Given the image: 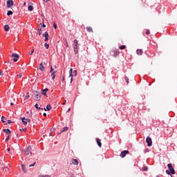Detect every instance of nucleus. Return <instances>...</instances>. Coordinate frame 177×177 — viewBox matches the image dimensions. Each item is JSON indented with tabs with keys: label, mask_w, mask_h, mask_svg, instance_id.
Returning a JSON list of instances; mask_svg holds the SVG:
<instances>
[{
	"label": "nucleus",
	"mask_w": 177,
	"mask_h": 177,
	"mask_svg": "<svg viewBox=\"0 0 177 177\" xmlns=\"http://www.w3.org/2000/svg\"><path fill=\"white\" fill-rule=\"evenodd\" d=\"M32 96L35 101H39L41 100V93L37 91H32Z\"/></svg>",
	"instance_id": "1"
},
{
	"label": "nucleus",
	"mask_w": 177,
	"mask_h": 177,
	"mask_svg": "<svg viewBox=\"0 0 177 177\" xmlns=\"http://www.w3.org/2000/svg\"><path fill=\"white\" fill-rule=\"evenodd\" d=\"M32 148L30 147V145H28V147H27V148H26V149H24V153L25 156H32Z\"/></svg>",
	"instance_id": "2"
},
{
	"label": "nucleus",
	"mask_w": 177,
	"mask_h": 177,
	"mask_svg": "<svg viewBox=\"0 0 177 177\" xmlns=\"http://www.w3.org/2000/svg\"><path fill=\"white\" fill-rule=\"evenodd\" d=\"M167 167L171 174L173 175L175 174V169H174L171 163H168Z\"/></svg>",
	"instance_id": "3"
},
{
	"label": "nucleus",
	"mask_w": 177,
	"mask_h": 177,
	"mask_svg": "<svg viewBox=\"0 0 177 177\" xmlns=\"http://www.w3.org/2000/svg\"><path fill=\"white\" fill-rule=\"evenodd\" d=\"M146 142H147L148 147L152 146V145H153L152 138H151V137H147Z\"/></svg>",
	"instance_id": "4"
},
{
	"label": "nucleus",
	"mask_w": 177,
	"mask_h": 177,
	"mask_svg": "<svg viewBox=\"0 0 177 177\" xmlns=\"http://www.w3.org/2000/svg\"><path fill=\"white\" fill-rule=\"evenodd\" d=\"M13 6H14L13 0H8L6 1V7H7V8H11Z\"/></svg>",
	"instance_id": "5"
},
{
	"label": "nucleus",
	"mask_w": 177,
	"mask_h": 177,
	"mask_svg": "<svg viewBox=\"0 0 177 177\" xmlns=\"http://www.w3.org/2000/svg\"><path fill=\"white\" fill-rule=\"evenodd\" d=\"M11 57H13V62H17L18 59L19 58V54L12 53Z\"/></svg>",
	"instance_id": "6"
},
{
	"label": "nucleus",
	"mask_w": 177,
	"mask_h": 177,
	"mask_svg": "<svg viewBox=\"0 0 177 177\" xmlns=\"http://www.w3.org/2000/svg\"><path fill=\"white\" fill-rule=\"evenodd\" d=\"M42 37H45V39H44V41H45V42L48 41V39H49V34H48V31H46V32L42 35Z\"/></svg>",
	"instance_id": "7"
},
{
	"label": "nucleus",
	"mask_w": 177,
	"mask_h": 177,
	"mask_svg": "<svg viewBox=\"0 0 177 177\" xmlns=\"http://www.w3.org/2000/svg\"><path fill=\"white\" fill-rule=\"evenodd\" d=\"M37 70H39L40 71L43 72L45 71V66L44 65L43 62H41L39 65V68H37Z\"/></svg>",
	"instance_id": "8"
},
{
	"label": "nucleus",
	"mask_w": 177,
	"mask_h": 177,
	"mask_svg": "<svg viewBox=\"0 0 177 177\" xmlns=\"http://www.w3.org/2000/svg\"><path fill=\"white\" fill-rule=\"evenodd\" d=\"M73 68H71L69 70V77H71V83H72L73 81Z\"/></svg>",
	"instance_id": "9"
},
{
	"label": "nucleus",
	"mask_w": 177,
	"mask_h": 177,
	"mask_svg": "<svg viewBox=\"0 0 177 177\" xmlns=\"http://www.w3.org/2000/svg\"><path fill=\"white\" fill-rule=\"evenodd\" d=\"M128 153H129V151H122L120 153V157L124 158Z\"/></svg>",
	"instance_id": "10"
},
{
	"label": "nucleus",
	"mask_w": 177,
	"mask_h": 177,
	"mask_svg": "<svg viewBox=\"0 0 177 177\" xmlns=\"http://www.w3.org/2000/svg\"><path fill=\"white\" fill-rule=\"evenodd\" d=\"M112 53L113 54H111V55L116 57L118 55H120V51L119 50H113Z\"/></svg>",
	"instance_id": "11"
},
{
	"label": "nucleus",
	"mask_w": 177,
	"mask_h": 177,
	"mask_svg": "<svg viewBox=\"0 0 177 177\" xmlns=\"http://www.w3.org/2000/svg\"><path fill=\"white\" fill-rule=\"evenodd\" d=\"M3 132L6 133L8 136H10L11 134V131L9 130V129H3Z\"/></svg>",
	"instance_id": "12"
},
{
	"label": "nucleus",
	"mask_w": 177,
	"mask_h": 177,
	"mask_svg": "<svg viewBox=\"0 0 177 177\" xmlns=\"http://www.w3.org/2000/svg\"><path fill=\"white\" fill-rule=\"evenodd\" d=\"M72 164L75 165H79V160L77 159H71Z\"/></svg>",
	"instance_id": "13"
},
{
	"label": "nucleus",
	"mask_w": 177,
	"mask_h": 177,
	"mask_svg": "<svg viewBox=\"0 0 177 177\" xmlns=\"http://www.w3.org/2000/svg\"><path fill=\"white\" fill-rule=\"evenodd\" d=\"M49 91V89H48V88H44V89H42V91H41V94H42L43 95H46L47 91Z\"/></svg>",
	"instance_id": "14"
},
{
	"label": "nucleus",
	"mask_w": 177,
	"mask_h": 177,
	"mask_svg": "<svg viewBox=\"0 0 177 177\" xmlns=\"http://www.w3.org/2000/svg\"><path fill=\"white\" fill-rule=\"evenodd\" d=\"M86 31L88 32H93V29L91 26H87L86 27Z\"/></svg>",
	"instance_id": "15"
},
{
	"label": "nucleus",
	"mask_w": 177,
	"mask_h": 177,
	"mask_svg": "<svg viewBox=\"0 0 177 177\" xmlns=\"http://www.w3.org/2000/svg\"><path fill=\"white\" fill-rule=\"evenodd\" d=\"M73 48H74V52L75 54H77L79 50H78V45H74L73 44Z\"/></svg>",
	"instance_id": "16"
},
{
	"label": "nucleus",
	"mask_w": 177,
	"mask_h": 177,
	"mask_svg": "<svg viewBox=\"0 0 177 177\" xmlns=\"http://www.w3.org/2000/svg\"><path fill=\"white\" fill-rule=\"evenodd\" d=\"M96 142L100 147H102V142L100 138H96Z\"/></svg>",
	"instance_id": "17"
},
{
	"label": "nucleus",
	"mask_w": 177,
	"mask_h": 177,
	"mask_svg": "<svg viewBox=\"0 0 177 177\" xmlns=\"http://www.w3.org/2000/svg\"><path fill=\"white\" fill-rule=\"evenodd\" d=\"M51 109H52L51 105H47V106H46V108H44V110L45 111H50L51 110Z\"/></svg>",
	"instance_id": "18"
},
{
	"label": "nucleus",
	"mask_w": 177,
	"mask_h": 177,
	"mask_svg": "<svg viewBox=\"0 0 177 177\" xmlns=\"http://www.w3.org/2000/svg\"><path fill=\"white\" fill-rule=\"evenodd\" d=\"M21 169H22L24 173H25V174L27 173V170H26V167L25 165H21Z\"/></svg>",
	"instance_id": "19"
},
{
	"label": "nucleus",
	"mask_w": 177,
	"mask_h": 177,
	"mask_svg": "<svg viewBox=\"0 0 177 177\" xmlns=\"http://www.w3.org/2000/svg\"><path fill=\"white\" fill-rule=\"evenodd\" d=\"M136 53L138 55H142L143 54V50L142 49H138Z\"/></svg>",
	"instance_id": "20"
},
{
	"label": "nucleus",
	"mask_w": 177,
	"mask_h": 177,
	"mask_svg": "<svg viewBox=\"0 0 177 177\" xmlns=\"http://www.w3.org/2000/svg\"><path fill=\"white\" fill-rule=\"evenodd\" d=\"M4 30L6 31V32H8L9 31V30H10V26L8 25V24H6V25H4Z\"/></svg>",
	"instance_id": "21"
},
{
	"label": "nucleus",
	"mask_w": 177,
	"mask_h": 177,
	"mask_svg": "<svg viewBox=\"0 0 177 177\" xmlns=\"http://www.w3.org/2000/svg\"><path fill=\"white\" fill-rule=\"evenodd\" d=\"M35 108L36 109H37L38 111H40V110L44 111V108H41V106L39 107V106H38V104H35Z\"/></svg>",
	"instance_id": "22"
},
{
	"label": "nucleus",
	"mask_w": 177,
	"mask_h": 177,
	"mask_svg": "<svg viewBox=\"0 0 177 177\" xmlns=\"http://www.w3.org/2000/svg\"><path fill=\"white\" fill-rule=\"evenodd\" d=\"M57 73V71H53L51 73V77L53 80L55 79V73Z\"/></svg>",
	"instance_id": "23"
},
{
	"label": "nucleus",
	"mask_w": 177,
	"mask_h": 177,
	"mask_svg": "<svg viewBox=\"0 0 177 177\" xmlns=\"http://www.w3.org/2000/svg\"><path fill=\"white\" fill-rule=\"evenodd\" d=\"M28 11L32 12V11H33L34 8H33L32 6L30 5V6H28Z\"/></svg>",
	"instance_id": "24"
},
{
	"label": "nucleus",
	"mask_w": 177,
	"mask_h": 177,
	"mask_svg": "<svg viewBox=\"0 0 177 177\" xmlns=\"http://www.w3.org/2000/svg\"><path fill=\"white\" fill-rule=\"evenodd\" d=\"M68 131V127H63L61 133L66 132Z\"/></svg>",
	"instance_id": "25"
},
{
	"label": "nucleus",
	"mask_w": 177,
	"mask_h": 177,
	"mask_svg": "<svg viewBox=\"0 0 177 177\" xmlns=\"http://www.w3.org/2000/svg\"><path fill=\"white\" fill-rule=\"evenodd\" d=\"M127 48L126 45H122L119 47L120 50H124Z\"/></svg>",
	"instance_id": "26"
},
{
	"label": "nucleus",
	"mask_w": 177,
	"mask_h": 177,
	"mask_svg": "<svg viewBox=\"0 0 177 177\" xmlns=\"http://www.w3.org/2000/svg\"><path fill=\"white\" fill-rule=\"evenodd\" d=\"M13 15V12L12 10H8L7 12L8 16H10Z\"/></svg>",
	"instance_id": "27"
},
{
	"label": "nucleus",
	"mask_w": 177,
	"mask_h": 177,
	"mask_svg": "<svg viewBox=\"0 0 177 177\" xmlns=\"http://www.w3.org/2000/svg\"><path fill=\"white\" fill-rule=\"evenodd\" d=\"M149 167H147V166H144L142 169V171H148Z\"/></svg>",
	"instance_id": "28"
},
{
	"label": "nucleus",
	"mask_w": 177,
	"mask_h": 177,
	"mask_svg": "<svg viewBox=\"0 0 177 177\" xmlns=\"http://www.w3.org/2000/svg\"><path fill=\"white\" fill-rule=\"evenodd\" d=\"M30 97V95L29 93H26V95L24 97V100H28Z\"/></svg>",
	"instance_id": "29"
},
{
	"label": "nucleus",
	"mask_w": 177,
	"mask_h": 177,
	"mask_svg": "<svg viewBox=\"0 0 177 177\" xmlns=\"http://www.w3.org/2000/svg\"><path fill=\"white\" fill-rule=\"evenodd\" d=\"M44 47L46 48V49H48L49 47H50V45L48 44H47V43H45L44 44Z\"/></svg>",
	"instance_id": "30"
},
{
	"label": "nucleus",
	"mask_w": 177,
	"mask_h": 177,
	"mask_svg": "<svg viewBox=\"0 0 177 177\" xmlns=\"http://www.w3.org/2000/svg\"><path fill=\"white\" fill-rule=\"evenodd\" d=\"M73 45L78 46V40L77 39H74Z\"/></svg>",
	"instance_id": "31"
},
{
	"label": "nucleus",
	"mask_w": 177,
	"mask_h": 177,
	"mask_svg": "<svg viewBox=\"0 0 177 177\" xmlns=\"http://www.w3.org/2000/svg\"><path fill=\"white\" fill-rule=\"evenodd\" d=\"M151 34V31L149 29L146 30V35H149Z\"/></svg>",
	"instance_id": "32"
},
{
	"label": "nucleus",
	"mask_w": 177,
	"mask_h": 177,
	"mask_svg": "<svg viewBox=\"0 0 177 177\" xmlns=\"http://www.w3.org/2000/svg\"><path fill=\"white\" fill-rule=\"evenodd\" d=\"M1 122L3 123H6V120H5V117L4 116H1Z\"/></svg>",
	"instance_id": "33"
},
{
	"label": "nucleus",
	"mask_w": 177,
	"mask_h": 177,
	"mask_svg": "<svg viewBox=\"0 0 177 177\" xmlns=\"http://www.w3.org/2000/svg\"><path fill=\"white\" fill-rule=\"evenodd\" d=\"M21 122L24 125H27L28 122H26V120H21Z\"/></svg>",
	"instance_id": "34"
},
{
	"label": "nucleus",
	"mask_w": 177,
	"mask_h": 177,
	"mask_svg": "<svg viewBox=\"0 0 177 177\" xmlns=\"http://www.w3.org/2000/svg\"><path fill=\"white\" fill-rule=\"evenodd\" d=\"M36 165V162H33L32 165H29V167H34Z\"/></svg>",
	"instance_id": "35"
},
{
	"label": "nucleus",
	"mask_w": 177,
	"mask_h": 177,
	"mask_svg": "<svg viewBox=\"0 0 177 177\" xmlns=\"http://www.w3.org/2000/svg\"><path fill=\"white\" fill-rule=\"evenodd\" d=\"M34 52H35V49H32L30 53H28V54H29L30 55H32L33 53H34Z\"/></svg>",
	"instance_id": "36"
},
{
	"label": "nucleus",
	"mask_w": 177,
	"mask_h": 177,
	"mask_svg": "<svg viewBox=\"0 0 177 177\" xmlns=\"http://www.w3.org/2000/svg\"><path fill=\"white\" fill-rule=\"evenodd\" d=\"M53 27H54L55 29L57 28V26L55 22L53 23Z\"/></svg>",
	"instance_id": "37"
},
{
	"label": "nucleus",
	"mask_w": 177,
	"mask_h": 177,
	"mask_svg": "<svg viewBox=\"0 0 177 177\" xmlns=\"http://www.w3.org/2000/svg\"><path fill=\"white\" fill-rule=\"evenodd\" d=\"M38 31H39V35H41V28H38Z\"/></svg>",
	"instance_id": "38"
},
{
	"label": "nucleus",
	"mask_w": 177,
	"mask_h": 177,
	"mask_svg": "<svg viewBox=\"0 0 177 177\" xmlns=\"http://www.w3.org/2000/svg\"><path fill=\"white\" fill-rule=\"evenodd\" d=\"M166 174H167V175L171 176V171H169V170H166Z\"/></svg>",
	"instance_id": "39"
},
{
	"label": "nucleus",
	"mask_w": 177,
	"mask_h": 177,
	"mask_svg": "<svg viewBox=\"0 0 177 177\" xmlns=\"http://www.w3.org/2000/svg\"><path fill=\"white\" fill-rule=\"evenodd\" d=\"M17 77L19 78V79H21L22 77V73H19L17 75Z\"/></svg>",
	"instance_id": "40"
},
{
	"label": "nucleus",
	"mask_w": 177,
	"mask_h": 177,
	"mask_svg": "<svg viewBox=\"0 0 177 177\" xmlns=\"http://www.w3.org/2000/svg\"><path fill=\"white\" fill-rule=\"evenodd\" d=\"M73 74L75 75V76H77V70L73 71Z\"/></svg>",
	"instance_id": "41"
},
{
	"label": "nucleus",
	"mask_w": 177,
	"mask_h": 177,
	"mask_svg": "<svg viewBox=\"0 0 177 177\" xmlns=\"http://www.w3.org/2000/svg\"><path fill=\"white\" fill-rule=\"evenodd\" d=\"M53 72H56L55 71H54L53 66L50 67V73H53Z\"/></svg>",
	"instance_id": "42"
},
{
	"label": "nucleus",
	"mask_w": 177,
	"mask_h": 177,
	"mask_svg": "<svg viewBox=\"0 0 177 177\" xmlns=\"http://www.w3.org/2000/svg\"><path fill=\"white\" fill-rule=\"evenodd\" d=\"M10 140V136H8L6 138V142H8Z\"/></svg>",
	"instance_id": "43"
},
{
	"label": "nucleus",
	"mask_w": 177,
	"mask_h": 177,
	"mask_svg": "<svg viewBox=\"0 0 177 177\" xmlns=\"http://www.w3.org/2000/svg\"><path fill=\"white\" fill-rule=\"evenodd\" d=\"M29 117H30V118H32V111H30V113H29Z\"/></svg>",
	"instance_id": "44"
},
{
	"label": "nucleus",
	"mask_w": 177,
	"mask_h": 177,
	"mask_svg": "<svg viewBox=\"0 0 177 177\" xmlns=\"http://www.w3.org/2000/svg\"><path fill=\"white\" fill-rule=\"evenodd\" d=\"M26 121L27 122H31V120H30V119H26Z\"/></svg>",
	"instance_id": "45"
},
{
	"label": "nucleus",
	"mask_w": 177,
	"mask_h": 177,
	"mask_svg": "<svg viewBox=\"0 0 177 177\" xmlns=\"http://www.w3.org/2000/svg\"><path fill=\"white\" fill-rule=\"evenodd\" d=\"M27 130V129H20V131H26Z\"/></svg>",
	"instance_id": "46"
},
{
	"label": "nucleus",
	"mask_w": 177,
	"mask_h": 177,
	"mask_svg": "<svg viewBox=\"0 0 177 177\" xmlns=\"http://www.w3.org/2000/svg\"><path fill=\"white\" fill-rule=\"evenodd\" d=\"M21 121H24L26 120L27 119H26V118H21Z\"/></svg>",
	"instance_id": "47"
},
{
	"label": "nucleus",
	"mask_w": 177,
	"mask_h": 177,
	"mask_svg": "<svg viewBox=\"0 0 177 177\" xmlns=\"http://www.w3.org/2000/svg\"><path fill=\"white\" fill-rule=\"evenodd\" d=\"M12 120H8V124H12Z\"/></svg>",
	"instance_id": "48"
},
{
	"label": "nucleus",
	"mask_w": 177,
	"mask_h": 177,
	"mask_svg": "<svg viewBox=\"0 0 177 177\" xmlns=\"http://www.w3.org/2000/svg\"><path fill=\"white\" fill-rule=\"evenodd\" d=\"M41 177H50V176H48V175H45V176H41Z\"/></svg>",
	"instance_id": "49"
},
{
	"label": "nucleus",
	"mask_w": 177,
	"mask_h": 177,
	"mask_svg": "<svg viewBox=\"0 0 177 177\" xmlns=\"http://www.w3.org/2000/svg\"><path fill=\"white\" fill-rule=\"evenodd\" d=\"M0 75H1V76H3V73L1 72V71H0Z\"/></svg>",
	"instance_id": "50"
},
{
	"label": "nucleus",
	"mask_w": 177,
	"mask_h": 177,
	"mask_svg": "<svg viewBox=\"0 0 177 177\" xmlns=\"http://www.w3.org/2000/svg\"><path fill=\"white\" fill-rule=\"evenodd\" d=\"M129 84V79H127V84Z\"/></svg>",
	"instance_id": "51"
},
{
	"label": "nucleus",
	"mask_w": 177,
	"mask_h": 177,
	"mask_svg": "<svg viewBox=\"0 0 177 177\" xmlns=\"http://www.w3.org/2000/svg\"><path fill=\"white\" fill-rule=\"evenodd\" d=\"M71 111V108H68V109L67 110V113L70 112Z\"/></svg>",
	"instance_id": "52"
},
{
	"label": "nucleus",
	"mask_w": 177,
	"mask_h": 177,
	"mask_svg": "<svg viewBox=\"0 0 177 177\" xmlns=\"http://www.w3.org/2000/svg\"><path fill=\"white\" fill-rule=\"evenodd\" d=\"M44 2L47 3L49 1V0H43Z\"/></svg>",
	"instance_id": "53"
},
{
	"label": "nucleus",
	"mask_w": 177,
	"mask_h": 177,
	"mask_svg": "<svg viewBox=\"0 0 177 177\" xmlns=\"http://www.w3.org/2000/svg\"><path fill=\"white\" fill-rule=\"evenodd\" d=\"M46 24H43V28H46Z\"/></svg>",
	"instance_id": "54"
},
{
	"label": "nucleus",
	"mask_w": 177,
	"mask_h": 177,
	"mask_svg": "<svg viewBox=\"0 0 177 177\" xmlns=\"http://www.w3.org/2000/svg\"><path fill=\"white\" fill-rule=\"evenodd\" d=\"M43 115L46 117L47 115V113H43Z\"/></svg>",
	"instance_id": "55"
},
{
	"label": "nucleus",
	"mask_w": 177,
	"mask_h": 177,
	"mask_svg": "<svg viewBox=\"0 0 177 177\" xmlns=\"http://www.w3.org/2000/svg\"><path fill=\"white\" fill-rule=\"evenodd\" d=\"M10 151V148H7V151Z\"/></svg>",
	"instance_id": "56"
},
{
	"label": "nucleus",
	"mask_w": 177,
	"mask_h": 177,
	"mask_svg": "<svg viewBox=\"0 0 177 177\" xmlns=\"http://www.w3.org/2000/svg\"><path fill=\"white\" fill-rule=\"evenodd\" d=\"M124 79L127 80H129V77L126 76V77H124Z\"/></svg>",
	"instance_id": "57"
},
{
	"label": "nucleus",
	"mask_w": 177,
	"mask_h": 177,
	"mask_svg": "<svg viewBox=\"0 0 177 177\" xmlns=\"http://www.w3.org/2000/svg\"><path fill=\"white\" fill-rule=\"evenodd\" d=\"M10 105L11 106H14V103L13 102H10Z\"/></svg>",
	"instance_id": "58"
},
{
	"label": "nucleus",
	"mask_w": 177,
	"mask_h": 177,
	"mask_svg": "<svg viewBox=\"0 0 177 177\" xmlns=\"http://www.w3.org/2000/svg\"><path fill=\"white\" fill-rule=\"evenodd\" d=\"M149 149H146V152H149Z\"/></svg>",
	"instance_id": "59"
},
{
	"label": "nucleus",
	"mask_w": 177,
	"mask_h": 177,
	"mask_svg": "<svg viewBox=\"0 0 177 177\" xmlns=\"http://www.w3.org/2000/svg\"><path fill=\"white\" fill-rule=\"evenodd\" d=\"M26 2H24V6H26Z\"/></svg>",
	"instance_id": "60"
},
{
	"label": "nucleus",
	"mask_w": 177,
	"mask_h": 177,
	"mask_svg": "<svg viewBox=\"0 0 177 177\" xmlns=\"http://www.w3.org/2000/svg\"><path fill=\"white\" fill-rule=\"evenodd\" d=\"M62 80H65V77H63Z\"/></svg>",
	"instance_id": "61"
},
{
	"label": "nucleus",
	"mask_w": 177,
	"mask_h": 177,
	"mask_svg": "<svg viewBox=\"0 0 177 177\" xmlns=\"http://www.w3.org/2000/svg\"><path fill=\"white\" fill-rule=\"evenodd\" d=\"M6 171H8V167H6Z\"/></svg>",
	"instance_id": "62"
},
{
	"label": "nucleus",
	"mask_w": 177,
	"mask_h": 177,
	"mask_svg": "<svg viewBox=\"0 0 177 177\" xmlns=\"http://www.w3.org/2000/svg\"><path fill=\"white\" fill-rule=\"evenodd\" d=\"M30 113V112H26V114H29Z\"/></svg>",
	"instance_id": "63"
},
{
	"label": "nucleus",
	"mask_w": 177,
	"mask_h": 177,
	"mask_svg": "<svg viewBox=\"0 0 177 177\" xmlns=\"http://www.w3.org/2000/svg\"><path fill=\"white\" fill-rule=\"evenodd\" d=\"M156 177H160L159 176H157Z\"/></svg>",
	"instance_id": "64"
}]
</instances>
